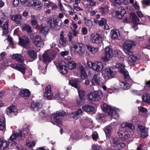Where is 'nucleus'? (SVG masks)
<instances>
[{
    "instance_id": "f257e3e1",
    "label": "nucleus",
    "mask_w": 150,
    "mask_h": 150,
    "mask_svg": "<svg viewBox=\"0 0 150 150\" xmlns=\"http://www.w3.org/2000/svg\"><path fill=\"white\" fill-rule=\"evenodd\" d=\"M25 133L18 130L11 135L8 142L0 139V150H8L10 142L11 143V145H16V141L24 139L25 137Z\"/></svg>"
},
{
    "instance_id": "f03ea898",
    "label": "nucleus",
    "mask_w": 150,
    "mask_h": 150,
    "mask_svg": "<svg viewBox=\"0 0 150 150\" xmlns=\"http://www.w3.org/2000/svg\"><path fill=\"white\" fill-rule=\"evenodd\" d=\"M121 126L125 130H120L118 132V135L121 140H124L130 137V133L133 134L135 129L134 126L132 124L126 122L121 124Z\"/></svg>"
},
{
    "instance_id": "7ed1b4c3",
    "label": "nucleus",
    "mask_w": 150,
    "mask_h": 150,
    "mask_svg": "<svg viewBox=\"0 0 150 150\" xmlns=\"http://www.w3.org/2000/svg\"><path fill=\"white\" fill-rule=\"evenodd\" d=\"M68 114V112L66 111H57L55 113L53 114L51 117L52 123L58 126H62V120L60 117L66 115Z\"/></svg>"
},
{
    "instance_id": "20e7f679",
    "label": "nucleus",
    "mask_w": 150,
    "mask_h": 150,
    "mask_svg": "<svg viewBox=\"0 0 150 150\" xmlns=\"http://www.w3.org/2000/svg\"><path fill=\"white\" fill-rule=\"evenodd\" d=\"M136 42L134 40H127L123 43V50L126 54H131L132 53V50L135 47Z\"/></svg>"
},
{
    "instance_id": "39448f33",
    "label": "nucleus",
    "mask_w": 150,
    "mask_h": 150,
    "mask_svg": "<svg viewBox=\"0 0 150 150\" xmlns=\"http://www.w3.org/2000/svg\"><path fill=\"white\" fill-rule=\"evenodd\" d=\"M103 96L102 91H97L89 93L87 96V98L89 100L96 101L100 100Z\"/></svg>"
},
{
    "instance_id": "423d86ee",
    "label": "nucleus",
    "mask_w": 150,
    "mask_h": 150,
    "mask_svg": "<svg viewBox=\"0 0 150 150\" xmlns=\"http://www.w3.org/2000/svg\"><path fill=\"white\" fill-rule=\"evenodd\" d=\"M103 110L106 111L107 112L112 118L115 119H117L119 117L118 114L116 112V109L113 108L110 106H108L106 103L103 105Z\"/></svg>"
},
{
    "instance_id": "0eeeda50",
    "label": "nucleus",
    "mask_w": 150,
    "mask_h": 150,
    "mask_svg": "<svg viewBox=\"0 0 150 150\" xmlns=\"http://www.w3.org/2000/svg\"><path fill=\"white\" fill-rule=\"evenodd\" d=\"M27 5L38 11L41 9L43 6V4L41 1L38 0H30L27 3Z\"/></svg>"
},
{
    "instance_id": "6e6552de",
    "label": "nucleus",
    "mask_w": 150,
    "mask_h": 150,
    "mask_svg": "<svg viewBox=\"0 0 150 150\" xmlns=\"http://www.w3.org/2000/svg\"><path fill=\"white\" fill-rule=\"evenodd\" d=\"M72 51L75 54L81 55L85 52V50L83 45L81 43L74 44L71 48Z\"/></svg>"
},
{
    "instance_id": "1a4fd4ad",
    "label": "nucleus",
    "mask_w": 150,
    "mask_h": 150,
    "mask_svg": "<svg viewBox=\"0 0 150 150\" xmlns=\"http://www.w3.org/2000/svg\"><path fill=\"white\" fill-rule=\"evenodd\" d=\"M115 72L113 67H110L104 69L102 72L103 77L105 79H110L115 76Z\"/></svg>"
},
{
    "instance_id": "9d476101",
    "label": "nucleus",
    "mask_w": 150,
    "mask_h": 150,
    "mask_svg": "<svg viewBox=\"0 0 150 150\" xmlns=\"http://www.w3.org/2000/svg\"><path fill=\"white\" fill-rule=\"evenodd\" d=\"M112 146L115 147V150H120L121 147H123L125 146L124 143H120L118 139L115 136H112Z\"/></svg>"
},
{
    "instance_id": "9b49d317",
    "label": "nucleus",
    "mask_w": 150,
    "mask_h": 150,
    "mask_svg": "<svg viewBox=\"0 0 150 150\" xmlns=\"http://www.w3.org/2000/svg\"><path fill=\"white\" fill-rule=\"evenodd\" d=\"M30 109L35 112H38L42 108V105L40 102H34L31 101L28 103Z\"/></svg>"
},
{
    "instance_id": "f8f14e48",
    "label": "nucleus",
    "mask_w": 150,
    "mask_h": 150,
    "mask_svg": "<svg viewBox=\"0 0 150 150\" xmlns=\"http://www.w3.org/2000/svg\"><path fill=\"white\" fill-rule=\"evenodd\" d=\"M115 67L119 69V71L124 75L125 81H128L130 79L128 71L124 68L125 66L124 64L120 63H117L116 64Z\"/></svg>"
},
{
    "instance_id": "ddd939ff",
    "label": "nucleus",
    "mask_w": 150,
    "mask_h": 150,
    "mask_svg": "<svg viewBox=\"0 0 150 150\" xmlns=\"http://www.w3.org/2000/svg\"><path fill=\"white\" fill-rule=\"evenodd\" d=\"M112 52L111 48L106 47L105 48V52L102 55L101 59L107 61H110L112 57Z\"/></svg>"
},
{
    "instance_id": "4468645a",
    "label": "nucleus",
    "mask_w": 150,
    "mask_h": 150,
    "mask_svg": "<svg viewBox=\"0 0 150 150\" xmlns=\"http://www.w3.org/2000/svg\"><path fill=\"white\" fill-rule=\"evenodd\" d=\"M90 40L92 43L98 44L102 42V38L100 34L97 33H93L90 35Z\"/></svg>"
},
{
    "instance_id": "2eb2a0df",
    "label": "nucleus",
    "mask_w": 150,
    "mask_h": 150,
    "mask_svg": "<svg viewBox=\"0 0 150 150\" xmlns=\"http://www.w3.org/2000/svg\"><path fill=\"white\" fill-rule=\"evenodd\" d=\"M55 57V54L54 52L48 50L44 53L43 59L45 62H51Z\"/></svg>"
},
{
    "instance_id": "dca6fc26",
    "label": "nucleus",
    "mask_w": 150,
    "mask_h": 150,
    "mask_svg": "<svg viewBox=\"0 0 150 150\" xmlns=\"http://www.w3.org/2000/svg\"><path fill=\"white\" fill-rule=\"evenodd\" d=\"M19 44L24 47L29 45L30 43L29 40L27 36H23L19 38Z\"/></svg>"
},
{
    "instance_id": "f3484780",
    "label": "nucleus",
    "mask_w": 150,
    "mask_h": 150,
    "mask_svg": "<svg viewBox=\"0 0 150 150\" xmlns=\"http://www.w3.org/2000/svg\"><path fill=\"white\" fill-rule=\"evenodd\" d=\"M92 83L93 85H98L100 86L102 85L103 82L102 81V79L100 78L97 74H95L92 79L91 80Z\"/></svg>"
},
{
    "instance_id": "a211bd4d",
    "label": "nucleus",
    "mask_w": 150,
    "mask_h": 150,
    "mask_svg": "<svg viewBox=\"0 0 150 150\" xmlns=\"http://www.w3.org/2000/svg\"><path fill=\"white\" fill-rule=\"evenodd\" d=\"M127 55L129 56L127 59V61L130 65H132L137 60L139 59L138 55L133 54V52L131 54Z\"/></svg>"
},
{
    "instance_id": "6ab92c4d",
    "label": "nucleus",
    "mask_w": 150,
    "mask_h": 150,
    "mask_svg": "<svg viewBox=\"0 0 150 150\" xmlns=\"http://www.w3.org/2000/svg\"><path fill=\"white\" fill-rule=\"evenodd\" d=\"M18 110L15 106L8 107L6 110L7 114L9 116L15 115H17Z\"/></svg>"
},
{
    "instance_id": "aec40b11",
    "label": "nucleus",
    "mask_w": 150,
    "mask_h": 150,
    "mask_svg": "<svg viewBox=\"0 0 150 150\" xmlns=\"http://www.w3.org/2000/svg\"><path fill=\"white\" fill-rule=\"evenodd\" d=\"M103 69V63L100 62H95L93 63V69L97 71H100Z\"/></svg>"
},
{
    "instance_id": "412c9836",
    "label": "nucleus",
    "mask_w": 150,
    "mask_h": 150,
    "mask_svg": "<svg viewBox=\"0 0 150 150\" xmlns=\"http://www.w3.org/2000/svg\"><path fill=\"white\" fill-rule=\"evenodd\" d=\"M138 131L141 137H145L147 136V129L146 128L140 125H138Z\"/></svg>"
},
{
    "instance_id": "4be33fe9",
    "label": "nucleus",
    "mask_w": 150,
    "mask_h": 150,
    "mask_svg": "<svg viewBox=\"0 0 150 150\" xmlns=\"http://www.w3.org/2000/svg\"><path fill=\"white\" fill-rule=\"evenodd\" d=\"M83 111L81 108L79 109L76 112H72L70 114V117L75 119H78L82 114Z\"/></svg>"
},
{
    "instance_id": "5701e85b",
    "label": "nucleus",
    "mask_w": 150,
    "mask_h": 150,
    "mask_svg": "<svg viewBox=\"0 0 150 150\" xmlns=\"http://www.w3.org/2000/svg\"><path fill=\"white\" fill-rule=\"evenodd\" d=\"M80 80L78 79L69 80V84L77 89L80 88Z\"/></svg>"
},
{
    "instance_id": "b1692460",
    "label": "nucleus",
    "mask_w": 150,
    "mask_h": 150,
    "mask_svg": "<svg viewBox=\"0 0 150 150\" xmlns=\"http://www.w3.org/2000/svg\"><path fill=\"white\" fill-rule=\"evenodd\" d=\"M126 12L125 8L121 6L119 7L117 10H116L115 15L119 18H121Z\"/></svg>"
},
{
    "instance_id": "393cba45",
    "label": "nucleus",
    "mask_w": 150,
    "mask_h": 150,
    "mask_svg": "<svg viewBox=\"0 0 150 150\" xmlns=\"http://www.w3.org/2000/svg\"><path fill=\"white\" fill-rule=\"evenodd\" d=\"M10 67L20 71L23 74L25 73V68L23 65L15 64H10Z\"/></svg>"
},
{
    "instance_id": "a878e982",
    "label": "nucleus",
    "mask_w": 150,
    "mask_h": 150,
    "mask_svg": "<svg viewBox=\"0 0 150 150\" xmlns=\"http://www.w3.org/2000/svg\"><path fill=\"white\" fill-rule=\"evenodd\" d=\"M86 46L87 50L92 54H96L98 52L99 48L98 47H94L89 44H87Z\"/></svg>"
},
{
    "instance_id": "bb28decb",
    "label": "nucleus",
    "mask_w": 150,
    "mask_h": 150,
    "mask_svg": "<svg viewBox=\"0 0 150 150\" xmlns=\"http://www.w3.org/2000/svg\"><path fill=\"white\" fill-rule=\"evenodd\" d=\"M111 38L113 39H120L121 36L119 31L117 30H112L110 32Z\"/></svg>"
},
{
    "instance_id": "cd10ccee",
    "label": "nucleus",
    "mask_w": 150,
    "mask_h": 150,
    "mask_svg": "<svg viewBox=\"0 0 150 150\" xmlns=\"http://www.w3.org/2000/svg\"><path fill=\"white\" fill-rule=\"evenodd\" d=\"M33 42L35 45L38 47H42L44 45L43 42L41 37L39 36L36 37V39L33 40Z\"/></svg>"
},
{
    "instance_id": "c85d7f7f",
    "label": "nucleus",
    "mask_w": 150,
    "mask_h": 150,
    "mask_svg": "<svg viewBox=\"0 0 150 150\" xmlns=\"http://www.w3.org/2000/svg\"><path fill=\"white\" fill-rule=\"evenodd\" d=\"M11 19L17 24L20 23L22 21V17L19 15L11 16Z\"/></svg>"
},
{
    "instance_id": "c756f323",
    "label": "nucleus",
    "mask_w": 150,
    "mask_h": 150,
    "mask_svg": "<svg viewBox=\"0 0 150 150\" xmlns=\"http://www.w3.org/2000/svg\"><path fill=\"white\" fill-rule=\"evenodd\" d=\"M19 94L25 99H26L30 95V93L28 90L25 89L21 91L19 93Z\"/></svg>"
},
{
    "instance_id": "7c9ffc66",
    "label": "nucleus",
    "mask_w": 150,
    "mask_h": 150,
    "mask_svg": "<svg viewBox=\"0 0 150 150\" xmlns=\"http://www.w3.org/2000/svg\"><path fill=\"white\" fill-rule=\"evenodd\" d=\"M38 29L40 32L42 34L47 33L49 30L48 27L43 24L40 25Z\"/></svg>"
},
{
    "instance_id": "2f4dec72",
    "label": "nucleus",
    "mask_w": 150,
    "mask_h": 150,
    "mask_svg": "<svg viewBox=\"0 0 150 150\" xmlns=\"http://www.w3.org/2000/svg\"><path fill=\"white\" fill-rule=\"evenodd\" d=\"M13 59H15L18 62L22 63L23 62L24 58L20 54H14L12 57Z\"/></svg>"
},
{
    "instance_id": "473e14b6",
    "label": "nucleus",
    "mask_w": 150,
    "mask_h": 150,
    "mask_svg": "<svg viewBox=\"0 0 150 150\" xmlns=\"http://www.w3.org/2000/svg\"><path fill=\"white\" fill-rule=\"evenodd\" d=\"M82 109L86 112H94V108L92 106L88 105H86L82 107Z\"/></svg>"
},
{
    "instance_id": "72a5a7b5",
    "label": "nucleus",
    "mask_w": 150,
    "mask_h": 150,
    "mask_svg": "<svg viewBox=\"0 0 150 150\" xmlns=\"http://www.w3.org/2000/svg\"><path fill=\"white\" fill-rule=\"evenodd\" d=\"M43 97L44 99L48 100H54V99L58 98L57 97L54 96L53 92L44 94Z\"/></svg>"
},
{
    "instance_id": "f704fd0d",
    "label": "nucleus",
    "mask_w": 150,
    "mask_h": 150,
    "mask_svg": "<svg viewBox=\"0 0 150 150\" xmlns=\"http://www.w3.org/2000/svg\"><path fill=\"white\" fill-rule=\"evenodd\" d=\"M5 129V122L4 116L0 115V130H4Z\"/></svg>"
},
{
    "instance_id": "c9c22d12",
    "label": "nucleus",
    "mask_w": 150,
    "mask_h": 150,
    "mask_svg": "<svg viewBox=\"0 0 150 150\" xmlns=\"http://www.w3.org/2000/svg\"><path fill=\"white\" fill-rule=\"evenodd\" d=\"M2 28L3 29V35H6L8 34V22L7 21H6L5 23L3 24Z\"/></svg>"
},
{
    "instance_id": "e433bc0d",
    "label": "nucleus",
    "mask_w": 150,
    "mask_h": 150,
    "mask_svg": "<svg viewBox=\"0 0 150 150\" xmlns=\"http://www.w3.org/2000/svg\"><path fill=\"white\" fill-rule=\"evenodd\" d=\"M130 18L134 23H137L140 21L139 19L134 13H132L130 14Z\"/></svg>"
},
{
    "instance_id": "4c0bfd02",
    "label": "nucleus",
    "mask_w": 150,
    "mask_h": 150,
    "mask_svg": "<svg viewBox=\"0 0 150 150\" xmlns=\"http://www.w3.org/2000/svg\"><path fill=\"white\" fill-rule=\"evenodd\" d=\"M79 70L81 73V78L83 79H85L87 76V74L84 68L82 65H80L79 66Z\"/></svg>"
},
{
    "instance_id": "58836bf2",
    "label": "nucleus",
    "mask_w": 150,
    "mask_h": 150,
    "mask_svg": "<svg viewBox=\"0 0 150 150\" xmlns=\"http://www.w3.org/2000/svg\"><path fill=\"white\" fill-rule=\"evenodd\" d=\"M99 12L103 15H105L107 14L108 12V8L105 6L104 7H100L99 8Z\"/></svg>"
},
{
    "instance_id": "ea45409f",
    "label": "nucleus",
    "mask_w": 150,
    "mask_h": 150,
    "mask_svg": "<svg viewBox=\"0 0 150 150\" xmlns=\"http://www.w3.org/2000/svg\"><path fill=\"white\" fill-rule=\"evenodd\" d=\"M85 23L86 25L89 28H92L93 26V23L91 20L88 19L86 18H83Z\"/></svg>"
},
{
    "instance_id": "a19ab883",
    "label": "nucleus",
    "mask_w": 150,
    "mask_h": 150,
    "mask_svg": "<svg viewBox=\"0 0 150 150\" xmlns=\"http://www.w3.org/2000/svg\"><path fill=\"white\" fill-rule=\"evenodd\" d=\"M120 88L122 89H128L130 87V85L127 82H120Z\"/></svg>"
},
{
    "instance_id": "79ce46f5",
    "label": "nucleus",
    "mask_w": 150,
    "mask_h": 150,
    "mask_svg": "<svg viewBox=\"0 0 150 150\" xmlns=\"http://www.w3.org/2000/svg\"><path fill=\"white\" fill-rule=\"evenodd\" d=\"M27 54L31 58L34 59L37 56L36 52L33 50H29L27 52Z\"/></svg>"
},
{
    "instance_id": "37998d69",
    "label": "nucleus",
    "mask_w": 150,
    "mask_h": 150,
    "mask_svg": "<svg viewBox=\"0 0 150 150\" xmlns=\"http://www.w3.org/2000/svg\"><path fill=\"white\" fill-rule=\"evenodd\" d=\"M56 66L59 69L60 68L66 66V63L63 61L62 60L58 61L56 63Z\"/></svg>"
},
{
    "instance_id": "c03bdc74",
    "label": "nucleus",
    "mask_w": 150,
    "mask_h": 150,
    "mask_svg": "<svg viewBox=\"0 0 150 150\" xmlns=\"http://www.w3.org/2000/svg\"><path fill=\"white\" fill-rule=\"evenodd\" d=\"M76 103L78 105H81L83 104L85 102V99L84 97H78L76 99Z\"/></svg>"
},
{
    "instance_id": "a18cd8bd",
    "label": "nucleus",
    "mask_w": 150,
    "mask_h": 150,
    "mask_svg": "<svg viewBox=\"0 0 150 150\" xmlns=\"http://www.w3.org/2000/svg\"><path fill=\"white\" fill-rule=\"evenodd\" d=\"M111 129V127L110 125L105 127L104 131L107 137H109L110 136Z\"/></svg>"
},
{
    "instance_id": "49530a36",
    "label": "nucleus",
    "mask_w": 150,
    "mask_h": 150,
    "mask_svg": "<svg viewBox=\"0 0 150 150\" xmlns=\"http://www.w3.org/2000/svg\"><path fill=\"white\" fill-rule=\"evenodd\" d=\"M68 68L72 69L75 68L76 67V64L74 61L69 62L67 63Z\"/></svg>"
},
{
    "instance_id": "de8ad7c7",
    "label": "nucleus",
    "mask_w": 150,
    "mask_h": 150,
    "mask_svg": "<svg viewBox=\"0 0 150 150\" xmlns=\"http://www.w3.org/2000/svg\"><path fill=\"white\" fill-rule=\"evenodd\" d=\"M142 99L145 103H148L150 104V95L146 94L143 95Z\"/></svg>"
},
{
    "instance_id": "09e8293b",
    "label": "nucleus",
    "mask_w": 150,
    "mask_h": 150,
    "mask_svg": "<svg viewBox=\"0 0 150 150\" xmlns=\"http://www.w3.org/2000/svg\"><path fill=\"white\" fill-rule=\"evenodd\" d=\"M23 28L24 30L27 31L28 33L32 32L31 27L27 24H25L23 25Z\"/></svg>"
},
{
    "instance_id": "8fccbe9b",
    "label": "nucleus",
    "mask_w": 150,
    "mask_h": 150,
    "mask_svg": "<svg viewBox=\"0 0 150 150\" xmlns=\"http://www.w3.org/2000/svg\"><path fill=\"white\" fill-rule=\"evenodd\" d=\"M114 52L115 55L116 57L123 58V57L124 56V55H122V53L120 50H115Z\"/></svg>"
},
{
    "instance_id": "3c124183",
    "label": "nucleus",
    "mask_w": 150,
    "mask_h": 150,
    "mask_svg": "<svg viewBox=\"0 0 150 150\" xmlns=\"http://www.w3.org/2000/svg\"><path fill=\"white\" fill-rule=\"evenodd\" d=\"M54 96H56L57 97V98H55L54 99H57V100H63L64 98V96L61 93H60L59 92L56 93Z\"/></svg>"
},
{
    "instance_id": "603ef678",
    "label": "nucleus",
    "mask_w": 150,
    "mask_h": 150,
    "mask_svg": "<svg viewBox=\"0 0 150 150\" xmlns=\"http://www.w3.org/2000/svg\"><path fill=\"white\" fill-rule=\"evenodd\" d=\"M35 144V141H30L29 140L26 141V145L29 147L34 146Z\"/></svg>"
},
{
    "instance_id": "864d4df0",
    "label": "nucleus",
    "mask_w": 150,
    "mask_h": 150,
    "mask_svg": "<svg viewBox=\"0 0 150 150\" xmlns=\"http://www.w3.org/2000/svg\"><path fill=\"white\" fill-rule=\"evenodd\" d=\"M59 70L60 73L63 74H66L68 72L67 68L66 66L63 67L62 68H60V69H59Z\"/></svg>"
},
{
    "instance_id": "5fc2aeb1",
    "label": "nucleus",
    "mask_w": 150,
    "mask_h": 150,
    "mask_svg": "<svg viewBox=\"0 0 150 150\" xmlns=\"http://www.w3.org/2000/svg\"><path fill=\"white\" fill-rule=\"evenodd\" d=\"M60 44L63 47H65L67 44V42L66 38H60L59 40Z\"/></svg>"
},
{
    "instance_id": "6e6d98bb",
    "label": "nucleus",
    "mask_w": 150,
    "mask_h": 150,
    "mask_svg": "<svg viewBox=\"0 0 150 150\" xmlns=\"http://www.w3.org/2000/svg\"><path fill=\"white\" fill-rule=\"evenodd\" d=\"M53 92L51 90V86L50 85H48L46 86L45 88V91L44 94H47Z\"/></svg>"
},
{
    "instance_id": "4d7b16f0",
    "label": "nucleus",
    "mask_w": 150,
    "mask_h": 150,
    "mask_svg": "<svg viewBox=\"0 0 150 150\" xmlns=\"http://www.w3.org/2000/svg\"><path fill=\"white\" fill-rule=\"evenodd\" d=\"M106 20L104 18H102L99 21L98 24L100 26H103L106 23Z\"/></svg>"
},
{
    "instance_id": "13d9d810",
    "label": "nucleus",
    "mask_w": 150,
    "mask_h": 150,
    "mask_svg": "<svg viewBox=\"0 0 150 150\" xmlns=\"http://www.w3.org/2000/svg\"><path fill=\"white\" fill-rule=\"evenodd\" d=\"M77 89L78 91V92L79 95V97H84V96L85 95V92L83 90Z\"/></svg>"
},
{
    "instance_id": "bf43d9fd",
    "label": "nucleus",
    "mask_w": 150,
    "mask_h": 150,
    "mask_svg": "<svg viewBox=\"0 0 150 150\" xmlns=\"http://www.w3.org/2000/svg\"><path fill=\"white\" fill-rule=\"evenodd\" d=\"M92 139L96 141L98 139V136L97 132H94L92 134Z\"/></svg>"
},
{
    "instance_id": "052dcab7",
    "label": "nucleus",
    "mask_w": 150,
    "mask_h": 150,
    "mask_svg": "<svg viewBox=\"0 0 150 150\" xmlns=\"http://www.w3.org/2000/svg\"><path fill=\"white\" fill-rule=\"evenodd\" d=\"M111 2L114 5H121L122 2L120 0H111Z\"/></svg>"
},
{
    "instance_id": "680f3d73",
    "label": "nucleus",
    "mask_w": 150,
    "mask_h": 150,
    "mask_svg": "<svg viewBox=\"0 0 150 150\" xmlns=\"http://www.w3.org/2000/svg\"><path fill=\"white\" fill-rule=\"evenodd\" d=\"M50 7H51V9L55 10L57 8V5L56 4L50 1Z\"/></svg>"
},
{
    "instance_id": "e2e57ef3",
    "label": "nucleus",
    "mask_w": 150,
    "mask_h": 150,
    "mask_svg": "<svg viewBox=\"0 0 150 150\" xmlns=\"http://www.w3.org/2000/svg\"><path fill=\"white\" fill-rule=\"evenodd\" d=\"M138 24L139 25H145V24L144 23H135L134 24L132 25V27L135 30H137L138 29Z\"/></svg>"
},
{
    "instance_id": "0e129e2a",
    "label": "nucleus",
    "mask_w": 150,
    "mask_h": 150,
    "mask_svg": "<svg viewBox=\"0 0 150 150\" xmlns=\"http://www.w3.org/2000/svg\"><path fill=\"white\" fill-rule=\"evenodd\" d=\"M39 35H37V34L35 33H33L30 35V38L33 41V40L36 39V37H38Z\"/></svg>"
},
{
    "instance_id": "69168bd1",
    "label": "nucleus",
    "mask_w": 150,
    "mask_h": 150,
    "mask_svg": "<svg viewBox=\"0 0 150 150\" xmlns=\"http://www.w3.org/2000/svg\"><path fill=\"white\" fill-rule=\"evenodd\" d=\"M74 9L76 10V11H79L80 10H82V9L78 5H74L73 4Z\"/></svg>"
},
{
    "instance_id": "338daca9",
    "label": "nucleus",
    "mask_w": 150,
    "mask_h": 150,
    "mask_svg": "<svg viewBox=\"0 0 150 150\" xmlns=\"http://www.w3.org/2000/svg\"><path fill=\"white\" fill-rule=\"evenodd\" d=\"M92 146L93 150H100V146L97 145L93 144Z\"/></svg>"
},
{
    "instance_id": "774afa93",
    "label": "nucleus",
    "mask_w": 150,
    "mask_h": 150,
    "mask_svg": "<svg viewBox=\"0 0 150 150\" xmlns=\"http://www.w3.org/2000/svg\"><path fill=\"white\" fill-rule=\"evenodd\" d=\"M142 2L144 5L149 6L150 4V0H143L142 1Z\"/></svg>"
}]
</instances>
